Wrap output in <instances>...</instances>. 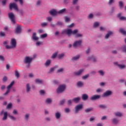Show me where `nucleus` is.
I'll use <instances>...</instances> for the list:
<instances>
[{"mask_svg":"<svg viewBox=\"0 0 126 126\" xmlns=\"http://www.w3.org/2000/svg\"><path fill=\"white\" fill-rule=\"evenodd\" d=\"M32 61H33V58L30 57H26L25 58L24 63H28V65L27 66V67H30V63L32 62Z\"/></svg>","mask_w":126,"mask_h":126,"instance_id":"obj_2","label":"nucleus"},{"mask_svg":"<svg viewBox=\"0 0 126 126\" xmlns=\"http://www.w3.org/2000/svg\"><path fill=\"white\" fill-rule=\"evenodd\" d=\"M10 45L13 48L16 47V39H15V38L11 39Z\"/></svg>","mask_w":126,"mask_h":126,"instance_id":"obj_8","label":"nucleus"},{"mask_svg":"<svg viewBox=\"0 0 126 126\" xmlns=\"http://www.w3.org/2000/svg\"><path fill=\"white\" fill-rule=\"evenodd\" d=\"M15 30L16 32H21L22 31V26L19 24L17 25Z\"/></svg>","mask_w":126,"mask_h":126,"instance_id":"obj_14","label":"nucleus"},{"mask_svg":"<svg viewBox=\"0 0 126 126\" xmlns=\"http://www.w3.org/2000/svg\"><path fill=\"white\" fill-rule=\"evenodd\" d=\"M49 13L50 14H51V15H52L53 16H54L55 15H57L58 13H59L58 11H57V10L55 9H52L49 11Z\"/></svg>","mask_w":126,"mask_h":126,"instance_id":"obj_13","label":"nucleus"},{"mask_svg":"<svg viewBox=\"0 0 126 126\" xmlns=\"http://www.w3.org/2000/svg\"><path fill=\"white\" fill-rule=\"evenodd\" d=\"M113 2H114V0H109L108 2V4H109V5H111V4L113 3Z\"/></svg>","mask_w":126,"mask_h":126,"instance_id":"obj_57","label":"nucleus"},{"mask_svg":"<svg viewBox=\"0 0 126 126\" xmlns=\"http://www.w3.org/2000/svg\"><path fill=\"white\" fill-rule=\"evenodd\" d=\"M63 71V68H61L60 69H58L57 72H62Z\"/></svg>","mask_w":126,"mask_h":126,"instance_id":"obj_55","label":"nucleus"},{"mask_svg":"<svg viewBox=\"0 0 126 126\" xmlns=\"http://www.w3.org/2000/svg\"><path fill=\"white\" fill-rule=\"evenodd\" d=\"M82 43V40L76 41L73 43V46L74 47V48H76V47H79V46L81 45Z\"/></svg>","mask_w":126,"mask_h":126,"instance_id":"obj_9","label":"nucleus"},{"mask_svg":"<svg viewBox=\"0 0 126 126\" xmlns=\"http://www.w3.org/2000/svg\"><path fill=\"white\" fill-rule=\"evenodd\" d=\"M63 23L62 22H58L56 24V25H58V26H62L63 25Z\"/></svg>","mask_w":126,"mask_h":126,"instance_id":"obj_49","label":"nucleus"},{"mask_svg":"<svg viewBox=\"0 0 126 126\" xmlns=\"http://www.w3.org/2000/svg\"><path fill=\"white\" fill-rule=\"evenodd\" d=\"M55 117L57 120L60 119L61 118V113L60 112H57L55 114Z\"/></svg>","mask_w":126,"mask_h":126,"instance_id":"obj_22","label":"nucleus"},{"mask_svg":"<svg viewBox=\"0 0 126 126\" xmlns=\"http://www.w3.org/2000/svg\"><path fill=\"white\" fill-rule=\"evenodd\" d=\"M12 107V104L9 103L7 106V109H10Z\"/></svg>","mask_w":126,"mask_h":126,"instance_id":"obj_51","label":"nucleus"},{"mask_svg":"<svg viewBox=\"0 0 126 126\" xmlns=\"http://www.w3.org/2000/svg\"><path fill=\"white\" fill-rule=\"evenodd\" d=\"M80 58V55H77L72 58V61H77Z\"/></svg>","mask_w":126,"mask_h":126,"instance_id":"obj_24","label":"nucleus"},{"mask_svg":"<svg viewBox=\"0 0 126 126\" xmlns=\"http://www.w3.org/2000/svg\"><path fill=\"white\" fill-rule=\"evenodd\" d=\"M9 118L12 120V121H16V118H15L13 116H10Z\"/></svg>","mask_w":126,"mask_h":126,"instance_id":"obj_40","label":"nucleus"},{"mask_svg":"<svg viewBox=\"0 0 126 126\" xmlns=\"http://www.w3.org/2000/svg\"><path fill=\"white\" fill-rule=\"evenodd\" d=\"M6 80H7V77H6V76H4L3 78V82H6Z\"/></svg>","mask_w":126,"mask_h":126,"instance_id":"obj_56","label":"nucleus"},{"mask_svg":"<svg viewBox=\"0 0 126 126\" xmlns=\"http://www.w3.org/2000/svg\"><path fill=\"white\" fill-rule=\"evenodd\" d=\"M31 89V87H30V85L28 83L27 84V85H26V90H27V93H28L29 92V91H30Z\"/></svg>","mask_w":126,"mask_h":126,"instance_id":"obj_21","label":"nucleus"},{"mask_svg":"<svg viewBox=\"0 0 126 126\" xmlns=\"http://www.w3.org/2000/svg\"><path fill=\"white\" fill-rule=\"evenodd\" d=\"M0 61H1L2 62H4V57L2 56V55H0Z\"/></svg>","mask_w":126,"mask_h":126,"instance_id":"obj_50","label":"nucleus"},{"mask_svg":"<svg viewBox=\"0 0 126 126\" xmlns=\"http://www.w3.org/2000/svg\"><path fill=\"white\" fill-rule=\"evenodd\" d=\"M8 15L13 24H15V16L14 15V14L12 12H10L8 14Z\"/></svg>","mask_w":126,"mask_h":126,"instance_id":"obj_3","label":"nucleus"},{"mask_svg":"<svg viewBox=\"0 0 126 126\" xmlns=\"http://www.w3.org/2000/svg\"><path fill=\"white\" fill-rule=\"evenodd\" d=\"M93 110V108H87L86 110H85V113H89V112H91Z\"/></svg>","mask_w":126,"mask_h":126,"instance_id":"obj_34","label":"nucleus"},{"mask_svg":"<svg viewBox=\"0 0 126 126\" xmlns=\"http://www.w3.org/2000/svg\"><path fill=\"white\" fill-rule=\"evenodd\" d=\"M4 111L2 110L0 115V116H2V114H3V117L2 118V121H6L7 120V112H4Z\"/></svg>","mask_w":126,"mask_h":126,"instance_id":"obj_7","label":"nucleus"},{"mask_svg":"<svg viewBox=\"0 0 126 126\" xmlns=\"http://www.w3.org/2000/svg\"><path fill=\"white\" fill-rule=\"evenodd\" d=\"M120 20H126V17L124 16H121L119 19Z\"/></svg>","mask_w":126,"mask_h":126,"instance_id":"obj_52","label":"nucleus"},{"mask_svg":"<svg viewBox=\"0 0 126 126\" xmlns=\"http://www.w3.org/2000/svg\"><path fill=\"white\" fill-rule=\"evenodd\" d=\"M83 71H84V69H81L80 70L78 71L77 72H74V74L75 75L78 76L79 75H81Z\"/></svg>","mask_w":126,"mask_h":126,"instance_id":"obj_15","label":"nucleus"},{"mask_svg":"<svg viewBox=\"0 0 126 126\" xmlns=\"http://www.w3.org/2000/svg\"><path fill=\"white\" fill-rule=\"evenodd\" d=\"M64 89H65V85H62L59 86V88L57 89V93H62L64 91Z\"/></svg>","mask_w":126,"mask_h":126,"instance_id":"obj_5","label":"nucleus"},{"mask_svg":"<svg viewBox=\"0 0 126 126\" xmlns=\"http://www.w3.org/2000/svg\"><path fill=\"white\" fill-rule=\"evenodd\" d=\"M89 18H93V14L91 13L89 16H88Z\"/></svg>","mask_w":126,"mask_h":126,"instance_id":"obj_61","label":"nucleus"},{"mask_svg":"<svg viewBox=\"0 0 126 126\" xmlns=\"http://www.w3.org/2000/svg\"><path fill=\"white\" fill-rule=\"evenodd\" d=\"M118 66L120 69H124V68H126V65L125 64H118Z\"/></svg>","mask_w":126,"mask_h":126,"instance_id":"obj_25","label":"nucleus"},{"mask_svg":"<svg viewBox=\"0 0 126 126\" xmlns=\"http://www.w3.org/2000/svg\"><path fill=\"white\" fill-rule=\"evenodd\" d=\"M83 108V105L82 104H80L76 106L75 109V113H78L79 112L80 110H81Z\"/></svg>","mask_w":126,"mask_h":126,"instance_id":"obj_11","label":"nucleus"},{"mask_svg":"<svg viewBox=\"0 0 126 126\" xmlns=\"http://www.w3.org/2000/svg\"><path fill=\"white\" fill-rule=\"evenodd\" d=\"M106 29H105V28L103 27H100V31H105Z\"/></svg>","mask_w":126,"mask_h":126,"instance_id":"obj_59","label":"nucleus"},{"mask_svg":"<svg viewBox=\"0 0 126 126\" xmlns=\"http://www.w3.org/2000/svg\"><path fill=\"white\" fill-rule=\"evenodd\" d=\"M51 64V60H48L45 63V66H49Z\"/></svg>","mask_w":126,"mask_h":126,"instance_id":"obj_28","label":"nucleus"},{"mask_svg":"<svg viewBox=\"0 0 126 126\" xmlns=\"http://www.w3.org/2000/svg\"><path fill=\"white\" fill-rule=\"evenodd\" d=\"M66 11V8H63L61 10H60L59 12L58 13L61 14V13H63V12Z\"/></svg>","mask_w":126,"mask_h":126,"instance_id":"obj_33","label":"nucleus"},{"mask_svg":"<svg viewBox=\"0 0 126 126\" xmlns=\"http://www.w3.org/2000/svg\"><path fill=\"white\" fill-rule=\"evenodd\" d=\"M88 61H93V62H96V59L94 56H92L91 57H88Z\"/></svg>","mask_w":126,"mask_h":126,"instance_id":"obj_18","label":"nucleus"},{"mask_svg":"<svg viewBox=\"0 0 126 126\" xmlns=\"http://www.w3.org/2000/svg\"><path fill=\"white\" fill-rule=\"evenodd\" d=\"M112 34H113V32H108L105 37V39H108V38H109V37H110V36H111V35H112Z\"/></svg>","mask_w":126,"mask_h":126,"instance_id":"obj_30","label":"nucleus"},{"mask_svg":"<svg viewBox=\"0 0 126 126\" xmlns=\"http://www.w3.org/2000/svg\"><path fill=\"white\" fill-rule=\"evenodd\" d=\"M78 1V0H72V3L73 4H76Z\"/></svg>","mask_w":126,"mask_h":126,"instance_id":"obj_53","label":"nucleus"},{"mask_svg":"<svg viewBox=\"0 0 126 126\" xmlns=\"http://www.w3.org/2000/svg\"><path fill=\"white\" fill-rule=\"evenodd\" d=\"M123 50L124 51V52H125V53H126V46H124V47H123Z\"/></svg>","mask_w":126,"mask_h":126,"instance_id":"obj_64","label":"nucleus"},{"mask_svg":"<svg viewBox=\"0 0 126 126\" xmlns=\"http://www.w3.org/2000/svg\"><path fill=\"white\" fill-rule=\"evenodd\" d=\"M100 98H101V95H94L90 98V100H91V101H94L95 100H98V99H100Z\"/></svg>","mask_w":126,"mask_h":126,"instance_id":"obj_12","label":"nucleus"},{"mask_svg":"<svg viewBox=\"0 0 126 126\" xmlns=\"http://www.w3.org/2000/svg\"><path fill=\"white\" fill-rule=\"evenodd\" d=\"M64 18L65 22H68V21H70V19H69V18H68L67 16H65Z\"/></svg>","mask_w":126,"mask_h":126,"instance_id":"obj_44","label":"nucleus"},{"mask_svg":"<svg viewBox=\"0 0 126 126\" xmlns=\"http://www.w3.org/2000/svg\"><path fill=\"white\" fill-rule=\"evenodd\" d=\"M98 107L100 108V109H106V108H107V106L104 104H100Z\"/></svg>","mask_w":126,"mask_h":126,"instance_id":"obj_35","label":"nucleus"},{"mask_svg":"<svg viewBox=\"0 0 126 126\" xmlns=\"http://www.w3.org/2000/svg\"><path fill=\"white\" fill-rule=\"evenodd\" d=\"M98 73H99L100 75H102V76H103V75L104 74V71H103L102 70H99Z\"/></svg>","mask_w":126,"mask_h":126,"instance_id":"obj_45","label":"nucleus"},{"mask_svg":"<svg viewBox=\"0 0 126 126\" xmlns=\"http://www.w3.org/2000/svg\"><path fill=\"white\" fill-rule=\"evenodd\" d=\"M35 82L36 83H43V80L37 79L35 80Z\"/></svg>","mask_w":126,"mask_h":126,"instance_id":"obj_39","label":"nucleus"},{"mask_svg":"<svg viewBox=\"0 0 126 126\" xmlns=\"http://www.w3.org/2000/svg\"><path fill=\"white\" fill-rule=\"evenodd\" d=\"M47 104H51L52 103V99L51 98H47L46 100Z\"/></svg>","mask_w":126,"mask_h":126,"instance_id":"obj_37","label":"nucleus"},{"mask_svg":"<svg viewBox=\"0 0 126 126\" xmlns=\"http://www.w3.org/2000/svg\"><path fill=\"white\" fill-rule=\"evenodd\" d=\"M32 38L34 41H38L39 40V37L37 36V34H36V32H34L32 34Z\"/></svg>","mask_w":126,"mask_h":126,"instance_id":"obj_16","label":"nucleus"},{"mask_svg":"<svg viewBox=\"0 0 126 126\" xmlns=\"http://www.w3.org/2000/svg\"><path fill=\"white\" fill-rule=\"evenodd\" d=\"M15 75L17 77V78H19L20 75H19V72H18V71L16 70L15 71Z\"/></svg>","mask_w":126,"mask_h":126,"instance_id":"obj_27","label":"nucleus"},{"mask_svg":"<svg viewBox=\"0 0 126 126\" xmlns=\"http://www.w3.org/2000/svg\"><path fill=\"white\" fill-rule=\"evenodd\" d=\"M13 84H14V81L11 82V83L7 86V91L4 94V95H7L9 92H10V90L11 89V87L13 86Z\"/></svg>","mask_w":126,"mask_h":126,"instance_id":"obj_4","label":"nucleus"},{"mask_svg":"<svg viewBox=\"0 0 126 126\" xmlns=\"http://www.w3.org/2000/svg\"><path fill=\"white\" fill-rule=\"evenodd\" d=\"M82 99L83 101H86V100L88 99V95L85 94H83L82 95Z\"/></svg>","mask_w":126,"mask_h":126,"instance_id":"obj_17","label":"nucleus"},{"mask_svg":"<svg viewBox=\"0 0 126 126\" xmlns=\"http://www.w3.org/2000/svg\"><path fill=\"white\" fill-rule=\"evenodd\" d=\"M99 25H100V24H99V23L95 22L94 23V28H97V27H98V26H99Z\"/></svg>","mask_w":126,"mask_h":126,"instance_id":"obj_31","label":"nucleus"},{"mask_svg":"<svg viewBox=\"0 0 126 126\" xmlns=\"http://www.w3.org/2000/svg\"><path fill=\"white\" fill-rule=\"evenodd\" d=\"M0 37H5V33L4 32H0Z\"/></svg>","mask_w":126,"mask_h":126,"instance_id":"obj_43","label":"nucleus"},{"mask_svg":"<svg viewBox=\"0 0 126 126\" xmlns=\"http://www.w3.org/2000/svg\"><path fill=\"white\" fill-rule=\"evenodd\" d=\"M47 37H48V34H47V33H44V34L40 35V38H41V39H44V38H47Z\"/></svg>","mask_w":126,"mask_h":126,"instance_id":"obj_26","label":"nucleus"},{"mask_svg":"<svg viewBox=\"0 0 126 126\" xmlns=\"http://www.w3.org/2000/svg\"><path fill=\"white\" fill-rule=\"evenodd\" d=\"M62 34H66L69 37L70 36H74L75 38H78V37H82V34L79 33L78 32H62Z\"/></svg>","mask_w":126,"mask_h":126,"instance_id":"obj_1","label":"nucleus"},{"mask_svg":"<svg viewBox=\"0 0 126 126\" xmlns=\"http://www.w3.org/2000/svg\"><path fill=\"white\" fill-rule=\"evenodd\" d=\"M57 56H58V53H55L53 54L52 55V59H55V58H56Z\"/></svg>","mask_w":126,"mask_h":126,"instance_id":"obj_48","label":"nucleus"},{"mask_svg":"<svg viewBox=\"0 0 126 126\" xmlns=\"http://www.w3.org/2000/svg\"><path fill=\"white\" fill-rule=\"evenodd\" d=\"M119 5H120V7H123V6H124V4L123 3V2L120 1Z\"/></svg>","mask_w":126,"mask_h":126,"instance_id":"obj_58","label":"nucleus"},{"mask_svg":"<svg viewBox=\"0 0 126 126\" xmlns=\"http://www.w3.org/2000/svg\"><path fill=\"white\" fill-rule=\"evenodd\" d=\"M69 112H70V110H69L68 108L65 109V113H69Z\"/></svg>","mask_w":126,"mask_h":126,"instance_id":"obj_60","label":"nucleus"},{"mask_svg":"<svg viewBox=\"0 0 126 126\" xmlns=\"http://www.w3.org/2000/svg\"><path fill=\"white\" fill-rule=\"evenodd\" d=\"M112 91H106L103 94V97H108L109 96H111L112 95Z\"/></svg>","mask_w":126,"mask_h":126,"instance_id":"obj_10","label":"nucleus"},{"mask_svg":"<svg viewBox=\"0 0 126 126\" xmlns=\"http://www.w3.org/2000/svg\"><path fill=\"white\" fill-rule=\"evenodd\" d=\"M77 85L78 86V87H82V86L84 85V84L83 82L79 81L77 83Z\"/></svg>","mask_w":126,"mask_h":126,"instance_id":"obj_20","label":"nucleus"},{"mask_svg":"<svg viewBox=\"0 0 126 126\" xmlns=\"http://www.w3.org/2000/svg\"><path fill=\"white\" fill-rule=\"evenodd\" d=\"M64 57V54L63 53H62L61 54H59L58 56V57L59 59V60H63Z\"/></svg>","mask_w":126,"mask_h":126,"instance_id":"obj_23","label":"nucleus"},{"mask_svg":"<svg viewBox=\"0 0 126 126\" xmlns=\"http://www.w3.org/2000/svg\"><path fill=\"white\" fill-rule=\"evenodd\" d=\"M6 49H13V47L11 45H6Z\"/></svg>","mask_w":126,"mask_h":126,"instance_id":"obj_46","label":"nucleus"},{"mask_svg":"<svg viewBox=\"0 0 126 126\" xmlns=\"http://www.w3.org/2000/svg\"><path fill=\"white\" fill-rule=\"evenodd\" d=\"M48 25V23H42L41 24L42 27H46Z\"/></svg>","mask_w":126,"mask_h":126,"instance_id":"obj_42","label":"nucleus"},{"mask_svg":"<svg viewBox=\"0 0 126 126\" xmlns=\"http://www.w3.org/2000/svg\"><path fill=\"white\" fill-rule=\"evenodd\" d=\"M79 100H80V97H76L73 98L72 101L73 102H74L75 103H78V102H79Z\"/></svg>","mask_w":126,"mask_h":126,"instance_id":"obj_19","label":"nucleus"},{"mask_svg":"<svg viewBox=\"0 0 126 126\" xmlns=\"http://www.w3.org/2000/svg\"><path fill=\"white\" fill-rule=\"evenodd\" d=\"M30 117V114H27L25 116V120L26 121H28V120H29V118Z\"/></svg>","mask_w":126,"mask_h":126,"instance_id":"obj_29","label":"nucleus"},{"mask_svg":"<svg viewBox=\"0 0 126 126\" xmlns=\"http://www.w3.org/2000/svg\"><path fill=\"white\" fill-rule=\"evenodd\" d=\"M43 42L42 41H37L36 42V46H40V45H43Z\"/></svg>","mask_w":126,"mask_h":126,"instance_id":"obj_38","label":"nucleus"},{"mask_svg":"<svg viewBox=\"0 0 126 126\" xmlns=\"http://www.w3.org/2000/svg\"><path fill=\"white\" fill-rule=\"evenodd\" d=\"M112 122L113 123L115 124V125H117V124H118V123H119V120H118V119L114 118L113 119Z\"/></svg>","mask_w":126,"mask_h":126,"instance_id":"obj_36","label":"nucleus"},{"mask_svg":"<svg viewBox=\"0 0 126 126\" xmlns=\"http://www.w3.org/2000/svg\"><path fill=\"white\" fill-rule=\"evenodd\" d=\"M115 116H116V117H122L123 114L120 112H116L115 113Z\"/></svg>","mask_w":126,"mask_h":126,"instance_id":"obj_32","label":"nucleus"},{"mask_svg":"<svg viewBox=\"0 0 126 126\" xmlns=\"http://www.w3.org/2000/svg\"><path fill=\"white\" fill-rule=\"evenodd\" d=\"M120 32H126V31H125V29H120L119 30Z\"/></svg>","mask_w":126,"mask_h":126,"instance_id":"obj_62","label":"nucleus"},{"mask_svg":"<svg viewBox=\"0 0 126 126\" xmlns=\"http://www.w3.org/2000/svg\"><path fill=\"white\" fill-rule=\"evenodd\" d=\"M71 103H72L71 100L70 99L68 100L67 101L68 105H71Z\"/></svg>","mask_w":126,"mask_h":126,"instance_id":"obj_63","label":"nucleus"},{"mask_svg":"<svg viewBox=\"0 0 126 126\" xmlns=\"http://www.w3.org/2000/svg\"><path fill=\"white\" fill-rule=\"evenodd\" d=\"M88 77H89V74H87L82 77V79H86L87 78H88Z\"/></svg>","mask_w":126,"mask_h":126,"instance_id":"obj_47","label":"nucleus"},{"mask_svg":"<svg viewBox=\"0 0 126 126\" xmlns=\"http://www.w3.org/2000/svg\"><path fill=\"white\" fill-rule=\"evenodd\" d=\"M9 8L10 10L14 8L15 10H18V7H17V4L15 3H11L9 4Z\"/></svg>","mask_w":126,"mask_h":126,"instance_id":"obj_6","label":"nucleus"},{"mask_svg":"<svg viewBox=\"0 0 126 126\" xmlns=\"http://www.w3.org/2000/svg\"><path fill=\"white\" fill-rule=\"evenodd\" d=\"M64 102H65V99H63V100L60 101L61 105H63V104H64Z\"/></svg>","mask_w":126,"mask_h":126,"instance_id":"obj_54","label":"nucleus"},{"mask_svg":"<svg viewBox=\"0 0 126 126\" xmlns=\"http://www.w3.org/2000/svg\"><path fill=\"white\" fill-rule=\"evenodd\" d=\"M39 94L40 95H45V91L41 90L39 91Z\"/></svg>","mask_w":126,"mask_h":126,"instance_id":"obj_41","label":"nucleus"}]
</instances>
